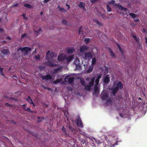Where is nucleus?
I'll return each mask as SVG.
<instances>
[{"label": "nucleus", "instance_id": "0e129e2a", "mask_svg": "<svg viewBox=\"0 0 147 147\" xmlns=\"http://www.w3.org/2000/svg\"><path fill=\"white\" fill-rule=\"evenodd\" d=\"M120 115L122 117H123V116H122V114H120Z\"/></svg>", "mask_w": 147, "mask_h": 147}, {"label": "nucleus", "instance_id": "393cba45", "mask_svg": "<svg viewBox=\"0 0 147 147\" xmlns=\"http://www.w3.org/2000/svg\"><path fill=\"white\" fill-rule=\"evenodd\" d=\"M85 6L84 3L82 2H80L79 5V6L80 7L84 8L85 7Z\"/></svg>", "mask_w": 147, "mask_h": 147}, {"label": "nucleus", "instance_id": "a18cd8bd", "mask_svg": "<svg viewBox=\"0 0 147 147\" xmlns=\"http://www.w3.org/2000/svg\"><path fill=\"white\" fill-rule=\"evenodd\" d=\"M97 0H90V2L92 3H94Z\"/></svg>", "mask_w": 147, "mask_h": 147}, {"label": "nucleus", "instance_id": "6e6552de", "mask_svg": "<svg viewBox=\"0 0 147 147\" xmlns=\"http://www.w3.org/2000/svg\"><path fill=\"white\" fill-rule=\"evenodd\" d=\"M75 59L74 61V64L75 65L76 67V70H80L81 69V67L80 64V61L79 59L77 57H75Z\"/></svg>", "mask_w": 147, "mask_h": 147}, {"label": "nucleus", "instance_id": "9d476101", "mask_svg": "<svg viewBox=\"0 0 147 147\" xmlns=\"http://www.w3.org/2000/svg\"><path fill=\"white\" fill-rule=\"evenodd\" d=\"M74 79V77H71L70 75L66 76L65 78V82H68L69 83H72Z\"/></svg>", "mask_w": 147, "mask_h": 147}, {"label": "nucleus", "instance_id": "a19ab883", "mask_svg": "<svg viewBox=\"0 0 147 147\" xmlns=\"http://www.w3.org/2000/svg\"><path fill=\"white\" fill-rule=\"evenodd\" d=\"M26 105H23V109H24L25 110H26Z\"/></svg>", "mask_w": 147, "mask_h": 147}, {"label": "nucleus", "instance_id": "4d7b16f0", "mask_svg": "<svg viewBox=\"0 0 147 147\" xmlns=\"http://www.w3.org/2000/svg\"><path fill=\"white\" fill-rule=\"evenodd\" d=\"M0 73L1 74L2 76H4L3 74V71H2V72H0Z\"/></svg>", "mask_w": 147, "mask_h": 147}, {"label": "nucleus", "instance_id": "f8f14e48", "mask_svg": "<svg viewBox=\"0 0 147 147\" xmlns=\"http://www.w3.org/2000/svg\"><path fill=\"white\" fill-rule=\"evenodd\" d=\"M76 124L77 125L80 127H83V124L82 120L80 118H78L76 120Z\"/></svg>", "mask_w": 147, "mask_h": 147}, {"label": "nucleus", "instance_id": "ddd939ff", "mask_svg": "<svg viewBox=\"0 0 147 147\" xmlns=\"http://www.w3.org/2000/svg\"><path fill=\"white\" fill-rule=\"evenodd\" d=\"M88 48V47L85 45L81 46L80 47V51L81 53H83L87 50Z\"/></svg>", "mask_w": 147, "mask_h": 147}, {"label": "nucleus", "instance_id": "864d4df0", "mask_svg": "<svg viewBox=\"0 0 147 147\" xmlns=\"http://www.w3.org/2000/svg\"><path fill=\"white\" fill-rule=\"evenodd\" d=\"M101 16L103 18H104L105 17V16L104 14H102L101 15Z\"/></svg>", "mask_w": 147, "mask_h": 147}, {"label": "nucleus", "instance_id": "f03ea898", "mask_svg": "<svg viewBox=\"0 0 147 147\" xmlns=\"http://www.w3.org/2000/svg\"><path fill=\"white\" fill-rule=\"evenodd\" d=\"M123 88V85L121 82H117L116 81L114 82L113 83V87L111 89L113 95H115L119 89H121Z\"/></svg>", "mask_w": 147, "mask_h": 147}, {"label": "nucleus", "instance_id": "3c124183", "mask_svg": "<svg viewBox=\"0 0 147 147\" xmlns=\"http://www.w3.org/2000/svg\"><path fill=\"white\" fill-rule=\"evenodd\" d=\"M104 138H105V140H107V136H104Z\"/></svg>", "mask_w": 147, "mask_h": 147}, {"label": "nucleus", "instance_id": "a211bd4d", "mask_svg": "<svg viewBox=\"0 0 147 147\" xmlns=\"http://www.w3.org/2000/svg\"><path fill=\"white\" fill-rule=\"evenodd\" d=\"M1 53L4 55H6L9 54L10 52L8 49H5L1 51Z\"/></svg>", "mask_w": 147, "mask_h": 147}, {"label": "nucleus", "instance_id": "09e8293b", "mask_svg": "<svg viewBox=\"0 0 147 147\" xmlns=\"http://www.w3.org/2000/svg\"><path fill=\"white\" fill-rule=\"evenodd\" d=\"M64 113H65V115H66V116H67V115L68 114L67 111H66Z\"/></svg>", "mask_w": 147, "mask_h": 147}, {"label": "nucleus", "instance_id": "473e14b6", "mask_svg": "<svg viewBox=\"0 0 147 147\" xmlns=\"http://www.w3.org/2000/svg\"><path fill=\"white\" fill-rule=\"evenodd\" d=\"M38 121L40 122L42 121L44 119V118L43 117L40 118L39 117H38Z\"/></svg>", "mask_w": 147, "mask_h": 147}, {"label": "nucleus", "instance_id": "49530a36", "mask_svg": "<svg viewBox=\"0 0 147 147\" xmlns=\"http://www.w3.org/2000/svg\"><path fill=\"white\" fill-rule=\"evenodd\" d=\"M50 0H44V2L45 3H47Z\"/></svg>", "mask_w": 147, "mask_h": 147}, {"label": "nucleus", "instance_id": "e2e57ef3", "mask_svg": "<svg viewBox=\"0 0 147 147\" xmlns=\"http://www.w3.org/2000/svg\"><path fill=\"white\" fill-rule=\"evenodd\" d=\"M5 104L7 105V106H9V104L8 103H6Z\"/></svg>", "mask_w": 147, "mask_h": 147}, {"label": "nucleus", "instance_id": "9b49d317", "mask_svg": "<svg viewBox=\"0 0 147 147\" xmlns=\"http://www.w3.org/2000/svg\"><path fill=\"white\" fill-rule=\"evenodd\" d=\"M66 57V55H65L61 54L59 55L58 57V60L59 61H62L64 59H65Z\"/></svg>", "mask_w": 147, "mask_h": 147}, {"label": "nucleus", "instance_id": "a878e982", "mask_svg": "<svg viewBox=\"0 0 147 147\" xmlns=\"http://www.w3.org/2000/svg\"><path fill=\"white\" fill-rule=\"evenodd\" d=\"M62 80V78H60L53 81V83L55 84H56L57 83L60 82Z\"/></svg>", "mask_w": 147, "mask_h": 147}, {"label": "nucleus", "instance_id": "774afa93", "mask_svg": "<svg viewBox=\"0 0 147 147\" xmlns=\"http://www.w3.org/2000/svg\"><path fill=\"white\" fill-rule=\"evenodd\" d=\"M138 98L139 99L141 100V98Z\"/></svg>", "mask_w": 147, "mask_h": 147}, {"label": "nucleus", "instance_id": "b1692460", "mask_svg": "<svg viewBox=\"0 0 147 147\" xmlns=\"http://www.w3.org/2000/svg\"><path fill=\"white\" fill-rule=\"evenodd\" d=\"M96 58H93L92 61V65H94L96 64Z\"/></svg>", "mask_w": 147, "mask_h": 147}, {"label": "nucleus", "instance_id": "8fccbe9b", "mask_svg": "<svg viewBox=\"0 0 147 147\" xmlns=\"http://www.w3.org/2000/svg\"><path fill=\"white\" fill-rule=\"evenodd\" d=\"M3 68H0V72H1L3 71Z\"/></svg>", "mask_w": 147, "mask_h": 147}, {"label": "nucleus", "instance_id": "680f3d73", "mask_svg": "<svg viewBox=\"0 0 147 147\" xmlns=\"http://www.w3.org/2000/svg\"><path fill=\"white\" fill-rule=\"evenodd\" d=\"M66 6H67L68 7V9H69L70 8V7H69V5L67 4H66Z\"/></svg>", "mask_w": 147, "mask_h": 147}, {"label": "nucleus", "instance_id": "4c0bfd02", "mask_svg": "<svg viewBox=\"0 0 147 147\" xmlns=\"http://www.w3.org/2000/svg\"><path fill=\"white\" fill-rule=\"evenodd\" d=\"M110 52L111 53V56L112 57H113L114 56V53L113 51L111 49H110Z\"/></svg>", "mask_w": 147, "mask_h": 147}, {"label": "nucleus", "instance_id": "de8ad7c7", "mask_svg": "<svg viewBox=\"0 0 147 147\" xmlns=\"http://www.w3.org/2000/svg\"><path fill=\"white\" fill-rule=\"evenodd\" d=\"M37 52H36V49H35V50L33 51V54H36Z\"/></svg>", "mask_w": 147, "mask_h": 147}, {"label": "nucleus", "instance_id": "6e6d98bb", "mask_svg": "<svg viewBox=\"0 0 147 147\" xmlns=\"http://www.w3.org/2000/svg\"><path fill=\"white\" fill-rule=\"evenodd\" d=\"M62 130L64 131V132H65V129L64 128V127H63V128H62Z\"/></svg>", "mask_w": 147, "mask_h": 147}, {"label": "nucleus", "instance_id": "72a5a7b5", "mask_svg": "<svg viewBox=\"0 0 147 147\" xmlns=\"http://www.w3.org/2000/svg\"><path fill=\"white\" fill-rule=\"evenodd\" d=\"M61 22L64 24H67V22L66 20L64 19H63L62 20Z\"/></svg>", "mask_w": 147, "mask_h": 147}, {"label": "nucleus", "instance_id": "dca6fc26", "mask_svg": "<svg viewBox=\"0 0 147 147\" xmlns=\"http://www.w3.org/2000/svg\"><path fill=\"white\" fill-rule=\"evenodd\" d=\"M42 78L43 80H53V78H52L51 76L50 75H48L45 76H42Z\"/></svg>", "mask_w": 147, "mask_h": 147}, {"label": "nucleus", "instance_id": "412c9836", "mask_svg": "<svg viewBox=\"0 0 147 147\" xmlns=\"http://www.w3.org/2000/svg\"><path fill=\"white\" fill-rule=\"evenodd\" d=\"M57 8L60 11L65 12H66L67 11L65 9L63 8H62L60 7L59 6L57 7Z\"/></svg>", "mask_w": 147, "mask_h": 147}, {"label": "nucleus", "instance_id": "603ef678", "mask_svg": "<svg viewBox=\"0 0 147 147\" xmlns=\"http://www.w3.org/2000/svg\"><path fill=\"white\" fill-rule=\"evenodd\" d=\"M67 88L68 90H71V88L70 87H67Z\"/></svg>", "mask_w": 147, "mask_h": 147}, {"label": "nucleus", "instance_id": "e433bc0d", "mask_svg": "<svg viewBox=\"0 0 147 147\" xmlns=\"http://www.w3.org/2000/svg\"><path fill=\"white\" fill-rule=\"evenodd\" d=\"M22 16L23 17L24 19L25 20H27L28 19V18L26 17V14L25 13H23L22 15Z\"/></svg>", "mask_w": 147, "mask_h": 147}, {"label": "nucleus", "instance_id": "39448f33", "mask_svg": "<svg viewBox=\"0 0 147 147\" xmlns=\"http://www.w3.org/2000/svg\"><path fill=\"white\" fill-rule=\"evenodd\" d=\"M101 76L100 75L97 77L95 80V83L96 85H95L94 88V91L93 92V95H97L99 94V87L98 85L99 80L101 78Z\"/></svg>", "mask_w": 147, "mask_h": 147}, {"label": "nucleus", "instance_id": "69168bd1", "mask_svg": "<svg viewBox=\"0 0 147 147\" xmlns=\"http://www.w3.org/2000/svg\"><path fill=\"white\" fill-rule=\"evenodd\" d=\"M7 38L8 39H9V40H10V38L9 37H7Z\"/></svg>", "mask_w": 147, "mask_h": 147}, {"label": "nucleus", "instance_id": "5fc2aeb1", "mask_svg": "<svg viewBox=\"0 0 147 147\" xmlns=\"http://www.w3.org/2000/svg\"><path fill=\"white\" fill-rule=\"evenodd\" d=\"M18 5V4L17 3H16V4H15V5H13V7H16V6H17Z\"/></svg>", "mask_w": 147, "mask_h": 147}, {"label": "nucleus", "instance_id": "c756f323", "mask_svg": "<svg viewBox=\"0 0 147 147\" xmlns=\"http://www.w3.org/2000/svg\"><path fill=\"white\" fill-rule=\"evenodd\" d=\"M35 32L36 34H39L42 32V30L40 28L38 30L35 31Z\"/></svg>", "mask_w": 147, "mask_h": 147}, {"label": "nucleus", "instance_id": "37998d69", "mask_svg": "<svg viewBox=\"0 0 147 147\" xmlns=\"http://www.w3.org/2000/svg\"><path fill=\"white\" fill-rule=\"evenodd\" d=\"M26 111H27L29 112H31V110L30 108H26Z\"/></svg>", "mask_w": 147, "mask_h": 147}, {"label": "nucleus", "instance_id": "423d86ee", "mask_svg": "<svg viewBox=\"0 0 147 147\" xmlns=\"http://www.w3.org/2000/svg\"><path fill=\"white\" fill-rule=\"evenodd\" d=\"M102 99L103 100H107L106 105H112V101L110 97H109L107 94H103V92H102Z\"/></svg>", "mask_w": 147, "mask_h": 147}, {"label": "nucleus", "instance_id": "c03bdc74", "mask_svg": "<svg viewBox=\"0 0 147 147\" xmlns=\"http://www.w3.org/2000/svg\"><path fill=\"white\" fill-rule=\"evenodd\" d=\"M134 20L135 22H138L139 21V20L138 18H136V19H135Z\"/></svg>", "mask_w": 147, "mask_h": 147}, {"label": "nucleus", "instance_id": "cd10ccee", "mask_svg": "<svg viewBox=\"0 0 147 147\" xmlns=\"http://www.w3.org/2000/svg\"><path fill=\"white\" fill-rule=\"evenodd\" d=\"M111 5L108 4L107 5V11L108 12H110L111 11Z\"/></svg>", "mask_w": 147, "mask_h": 147}, {"label": "nucleus", "instance_id": "0eeeda50", "mask_svg": "<svg viewBox=\"0 0 147 147\" xmlns=\"http://www.w3.org/2000/svg\"><path fill=\"white\" fill-rule=\"evenodd\" d=\"M108 4L110 5H114L115 6H117L119 9L121 10L124 11H125L127 13V9L123 7V6L121 5H119L117 3H115V1L114 0H112L111 1L109 2L108 3Z\"/></svg>", "mask_w": 147, "mask_h": 147}, {"label": "nucleus", "instance_id": "2f4dec72", "mask_svg": "<svg viewBox=\"0 0 147 147\" xmlns=\"http://www.w3.org/2000/svg\"><path fill=\"white\" fill-rule=\"evenodd\" d=\"M28 37V36L26 35V33L22 34V38H27Z\"/></svg>", "mask_w": 147, "mask_h": 147}, {"label": "nucleus", "instance_id": "338daca9", "mask_svg": "<svg viewBox=\"0 0 147 147\" xmlns=\"http://www.w3.org/2000/svg\"><path fill=\"white\" fill-rule=\"evenodd\" d=\"M43 13L42 12H40V14L42 15Z\"/></svg>", "mask_w": 147, "mask_h": 147}, {"label": "nucleus", "instance_id": "4468645a", "mask_svg": "<svg viewBox=\"0 0 147 147\" xmlns=\"http://www.w3.org/2000/svg\"><path fill=\"white\" fill-rule=\"evenodd\" d=\"M75 51V49L74 47H68L67 49L66 52L68 54H71L74 53Z\"/></svg>", "mask_w": 147, "mask_h": 147}, {"label": "nucleus", "instance_id": "7ed1b4c3", "mask_svg": "<svg viewBox=\"0 0 147 147\" xmlns=\"http://www.w3.org/2000/svg\"><path fill=\"white\" fill-rule=\"evenodd\" d=\"M91 79V81L90 82L89 85H85V82L82 79H81L80 80V82L81 83L82 85H84V86L85 87V89L86 90H90V87L93 85L94 81V78H93L92 79H91L90 78H86V81H89V80Z\"/></svg>", "mask_w": 147, "mask_h": 147}, {"label": "nucleus", "instance_id": "79ce46f5", "mask_svg": "<svg viewBox=\"0 0 147 147\" xmlns=\"http://www.w3.org/2000/svg\"><path fill=\"white\" fill-rule=\"evenodd\" d=\"M133 37L136 41H138V39L137 38V37L136 36L134 35H133Z\"/></svg>", "mask_w": 147, "mask_h": 147}, {"label": "nucleus", "instance_id": "f257e3e1", "mask_svg": "<svg viewBox=\"0 0 147 147\" xmlns=\"http://www.w3.org/2000/svg\"><path fill=\"white\" fill-rule=\"evenodd\" d=\"M54 53L53 52H51L49 51L47 54L46 58L48 61H50V60L51 61H49L47 63V65L50 67H53L55 66L56 65V64L54 63L53 61H54Z\"/></svg>", "mask_w": 147, "mask_h": 147}, {"label": "nucleus", "instance_id": "20e7f679", "mask_svg": "<svg viewBox=\"0 0 147 147\" xmlns=\"http://www.w3.org/2000/svg\"><path fill=\"white\" fill-rule=\"evenodd\" d=\"M90 51V52L84 54V58L86 59H91L93 55H95L97 53V49L96 48H93Z\"/></svg>", "mask_w": 147, "mask_h": 147}, {"label": "nucleus", "instance_id": "bf43d9fd", "mask_svg": "<svg viewBox=\"0 0 147 147\" xmlns=\"http://www.w3.org/2000/svg\"><path fill=\"white\" fill-rule=\"evenodd\" d=\"M3 31V30L1 28H0V32H2Z\"/></svg>", "mask_w": 147, "mask_h": 147}, {"label": "nucleus", "instance_id": "aec40b11", "mask_svg": "<svg viewBox=\"0 0 147 147\" xmlns=\"http://www.w3.org/2000/svg\"><path fill=\"white\" fill-rule=\"evenodd\" d=\"M26 100L30 104H32L34 106V104L33 102L32 99L30 98V97L28 96Z\"/></svg>", "mask_w": 147, "mask_h": 147}, {"label": "nucleus", "instance_id": "ea45409f", "mask_svg": "<svg viewBox=\"0 0 147 147\" xmlns=\"http://www.w3.org/2000/svg\"><path fill=\"white\" fill-rule=\"evenodd\" d=\"M117 47H118V48H119V49L120 51H122V49L120 48V45L118 44H117Z\"/></svg>", "mask_w": 147, "mask_h": 147}, {"label": "nucleus", "instance_id": "4be33fe9", "mask_svg": "<svg viewBox=\"0 0 147 147\" xmlns=\"http://www.w3.org/2000/svg\"><path fill=\"white\" fill-rule=\"evenodd\" d=\"M93 68V67L92 65L90 66L87 71V73H90L92 71Z\"/></svg>", "mask_w": 147, "mask_h": 147}, {"label": "nucleus", "instance_id": "c85d7f7f", "mask_svg": "<svg viewBox=\"0 0 147 147\" xmlns=\"http://www.w3.org/2000/svg\"><path fill=\"white\" fill-rule=\"evenodd\" d=\"M129 14L133 18H135L136 17V15L133 13H129Z\"/></svg>", "mask_w": 147, "mask_h": 147}, {"label": "nucleus", "instance_id": "052dcab7", "mask_svg": "<svg viewBox=\"0 0 147 147\" xmlns=\"http://www.w3.org/2000/svg\"><path fill=\"white\" fill-rule=\"evenodd\" d=\"M102 14H101V13H98V15L100 16H101V15Z\"/></svg>", "mask_w": 147, "mask_h": 147}, {"label": "nucleus", "instance_id": "13d9d810", "mask_svg": "<svg viewBox=\"0 0 147 147\" xmlns=\"http://www.w3.org/2000/svg\"><path fill=\"white\" fill-rule=\"evenodd\" d=\"M69 131L70 129H71L72 131H73V129H71V128L70 127H69Z\"/></svg>", "mask_w": 147, "mask_h": 147}, {"label": "nucleus", "instance_id": "7c9ffc66", "mask_svg": "<svg viewBox=\"0 0 147 147\" xmlns=\"http://www.w3.org/2000/svg\"><path fill=\"white\" fill-rule=\"evenodd\" d=\"M24 6L28 8L31 7V6L29 4L25 3L24 5Z\"/></svg>", "mask_w": 147, "mask_h": 147}, {"label": "nucleus", "instance_id": "bb28decb", "mask_svg": "<svg viewBox=\"0 0 147 147\" xmlns=\"http://www.w3.org/2000/svg\"><path fill=\"white\" fill-rule=\"evenodd\" d=\"M93 21L94 22L96 23L98 25H99L101 26V23L97 20L95 19L93 20Z\"/></svg>", "mask_w": 147, "mask_h": 147}, {"label": "nucleus", "instance_id": "5701e85b", "mask_svg": "<svg viewBox=\"0 0 147 147\" xmlns=\"http://www.w3.org/2000/svg\"><path fill=\"white\" fill-rule=\"evenodd\" d=\"M109 80V78L108 76H106L105 78L104 81L105 83H107Z\"/></svg>", "mask_w": 147, "mask_h": 147}, {"label": "nucleus", "instance_id": "58836bf2", "mask_svg": "<svg viewBox=\"0 0 147 147\" xmlns=\"http://www.w3.org/2000/svg\"><path fill=\"white\" fill-rule=\"evenodd\" d=\"M82 27H80V28L78 29V31L79 34H80L82 32Z\"/></svg>", "mask_w": 147, "mask_h": 147}, {"label": "nucleus", "instance_id": "6ab92c4d", "mask_svg": "<svg viewBox=\"0 0 147 147\" xmlns=\"http://www.w3.org/2000/svg\"><path fill=\"white\" fill-rule=\"evenodd\" d=\"M62 68V67L61 66L59 67L56 69L53 72L54 74H56L59 72L61 71Z\"/></svg>", "mask_w": 147, "mask_h": 147}, {"label": "nucleus", "instance_id": "1a4fd4ad", "mask_svg": "<svg viewBox=\"0 0 147 147\" xmlns=\"http://www.w3.org/2000/svg\"><path fill=\"white\" fill-rule=\"evenodd\" d=\"M19 50H20L22 52H24L25 54L27 55L30 51L31 49L30 48L25 47L22 48L20 47L18 49V51Z\"/></svg>", "mask_w": 147, "mask_h": 147}, {"label": "nucleus", "instance_id": "c9c22d12", "mask_svg": "<svg viewBox=\"0 0 147 147\" xmlns=\"http://www.w3.org/2000/svg\"><path fill=\"white\" fill-rule=\"evenodd\" d=\"M35 59L36 60H39L40 59V56L39 55H36L35 57Z\"/></svg>", "mask_w": 147, "mask_h": 147}, {"label": "nucleus", "instance_id": "f3484780", "mask_svg": "<svg viewBox=\"0 0 147 147\" xmlns=\"http://www.w3.org/2000/svg\"><path fill=\"white\" fill-rule=\"evenodd\" d=\"M91 140L92 142H94V141L95 142L98 144H101V145L102 144L104 146V147H105V144H104V143L102 144L100 140H98V139H97L96 138H93Z\"/></svg>", "mask_w": 147, "mask_h": 147}, {"label": "nucleus", "instance_id": "2eb2a0df", "mask_svg": "<svg viewBox=\"0 0 147 147\" xmlns=\"http://www.w3.org/2000/svg\"><path fill=\"white\" fill-rule=\"evenodd\" d=\"M74 55H69L68 56H66L65 59L66 60L67 62L68 63L71 61L72 59H74Z\"/></svg>", "mask_w": 147, "mask_h": 147}, {"label": "nucleus", "instance_id": "f704fd0d", "mask_svg": "<svg viewBox=\"0 0 147 147\" xmlns=\"http://www.w3.org/2000/svg\"><path fill=\"white\" fill-rule=\"evenodd\" d=\"M90 39L89 38H86L84 39V41L86 43H87L90 41Z\"/></svg>", "mask_w": 147, "mask_h": 147}]
</instances>
